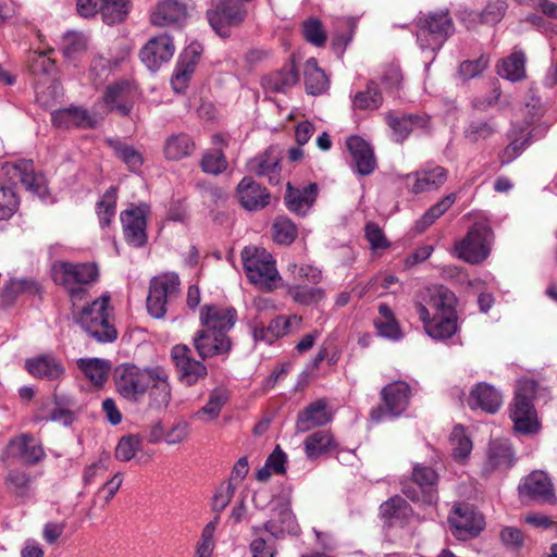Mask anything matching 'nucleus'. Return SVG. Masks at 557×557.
<instances>
[{"instance_id": "nucleus-1", "label": "nucleus", "mask_w": 557, "mask_h": 557, "mask_svg": "<svg viewBox=\"0 0 557 557\" xmlns=\"http://www.w3.org/2000/svg\"><path fill=\"white\" fill-rule=\"evenodd\" d=\"M2 170L5 177H0V221L9 220L18 209V183L44 202L51 199L47 178L42 173L34 171L32 160L22 159L15 163H7Z\"/></svg>"}, {"instance_id": "nucleus-2", "label": "nucleus", "mask_w": 557, "mask_h": 557, "mask_svg": "<svg viewBox=\"0 0 557 557\" xmlns=\"http://www.w3.org/2000/svg\"><path fill=\"white\" fill-rule=\"evenodd\" d=\"M412 25L418 46L432 52L440 51L456 33L453 15L447 8L420 11Z\"/></svg>"}, {"instance_id": "nucleus-3", "label": "nucleus", "mask_w": 557, "mask_h": 557, "mask_svg": "<svg viewBox=\"0 0 557 557\" xmlns=\"http://www.w3.org/2000/svg\"><path fill=\"white\" fill-rule=\"evenodd\" d=\"M159 366L139 367L123 362L114 367L112 381L115 393L132 404H138L148 393L153 379H160Z\"/></svg>"}, {"instance_id": "nucleus-4", "label": "nucleus", "mask_w": 557, "mask_h": 557, "mask_svg": "<svg viewBox=\"0 0 557 557\" xmlns=\"http://www.w3.org/2000/svg\"><path fill=\"white\" fill-rule=\"evenodd\" d=\"M110 300V294L104 293L73 312V321L100 344L113 343L117 338V331L109 321Z\"/></svg>"}, {"instance_id": "nucleus-5", "label": "nucleus", "mask_w": 557, "mask_h": 557, "mask_svg": "<svg viewBox=\"0 0 557 557\" xmlns=\"http://www.w3.org/2000/svg\"><path fill=\"white\" fill-rule=\"evenodd\" d=\"M110 300V294L104 293L73 312V321L100 344L113 343L117 338V331L109 321Z\"/></svg>"}, {"instance_id": "nucleus-6", "label": "nucleus", "mask_w": 557, "mask_h": 557, "mask_svg": "<svg viewBox=\"0 0 557 557\" xmlns=\"http://www.w3.org/2000/svg\"><path fill=\"white\" fill-rule=\"evenodd\" d=\"M430 302L434 313L425 330L426 334L436 341L451 338L458 331L457 296L453 290L441 285L431 296Z\"/></svg>"}, {"instance_id": "nucleus-7", "label": "nucleus", "mask_w": 557, "mask_h": 557, "mask_svg": "<svg viewBox=\"0 0 557 557\" xmlns=\"http://www.w3.org/2000/svg\"><path fill=\"white\" fill-rule=\"evenodd\" d=\"M537 388L539 382L533 379L518 381L509 417L513 422L515 430L521 434H536L541 429L534 406Z\"/></svg>"}, {"instance_id": "nucleus-8", "label": "nucleus", "mask_w": 557, "mask_h": 557, "mask_svg": "<svg viewBox=\"0 0 557 557\" xmlns=\"http://www.w3.org/2000/svg\"><path fill=\"white\" fill-rule=\"evenodd\" d=\"M411 396V386L405 381L386 384L380 391L381 404L371 408L369 419L377 424L385 418H399L408 409Z\"/></svg>"}, {"instance_id": "nucleus-9", "label": "nucleus", "mask_w": 557, "mask_h": 557, "mask_svg": "<svg viewBox=\"0 0 557 557\" xmlns=\"http://www.w3.org/2000/svg\"><path fill=\"white\" fill-rule=\"evenodd\" d=\"M242 0H213L206 13L209 25L223 39L231 37V29L239 27L247 17Z\"/></svg>"}, {"instance_id": "nucleus-10", "label": "nucleus", "mask_w": 557, "mask_h": 557, "mask_svg": "<svg viewBox=\"0 0 557 557\" xmlns=\"http://www.w3.org/2000/svg\"><path fill=\"white\" fill-rule=\"evenodd\" d=\"M493 231L490 225L481 222L474 223L466 236L455 245L459 259L470 263L479 264L490 255V242Z\"/></svg>"}, {"instance_id": "nucleus-11", "label": "nucleus", "mask_w": 557, "mask_h": 557, "mask_svg": "<svg viewBox=\"0 0 557 557\" xmlns=\"http://www.w3.org/2000/svg\"><path fill=\"white\" fill-rule=\"evenodd\" d=\"M99 268L95 262L55 261L51 265V278L62 287L92 285L99 281Z\"/></svg>"}, {"instance_id": "nucleus-12", "label": "nucleus", "mask_w": 557, "mask_h": 557, "mask_svg": "<svg viewBox=\"0 0 557 557\" xmlns=\"http://www.w3.org/2000/svg\"><path fill=\"white\" fill-rule=\"evenodd\" d=\"M272 517L263 523V528L275 539L286 535L296 536L300 533V527L290 508V490L286 494L273 497Z\"/></svg>"}, {"instance_id": "nucleus-13", "label": "nucleus", "mask_w": 557, "mask_h": 557, "mask_svg": "<svg viewBox=\"0 0 557 557\" xmlns=\"http://www.w3.org/2000/svg\"><path fill=\"white\" fill-rule=\"evenodd\" d=\"M129 9L131 0H76L81 17L92 18L100 14L103 23L110 26L124 22Z\"/></svg>"}, {"instance_id": "nucleus-14", "label": "nucleus", "mask_w": 557, "mask_h": 557, "mask_svg": "<svg viewBox=\"0 0 557 557\" xmlns=\"http://www.w3.org/2000/svg\"><path fill=\"white\" fill-rule=\"evenodd\" d=\"M248 250L243 251V265L248 280L253 284H259L268 290L275 287V283L281 278L276 268L275 261L271 259L265 250L259 251L258 249L250 256L247 255Z\"/></svg>"}, {"instance_id": "nucleus-15", "label": "nucleus", "mask_w": 557, "mask_h": 557, "mask_svg": "<svg viewBox=\"0 0 557 557\" xmlns=\"http://www.w3.org/2000/svg\"><path fill=\"white\" fill-rule=\"evenodd\" d=\"M193 346L201 360L221 358L228 359L233 350V339L226 333L199 329L193 336Z\"/></svg>"}, {"instance_id": "nucleus-16", "label": "nucleus", "mask_w": 557, "mask_h": 557, "mask_svg": "<svg viewBox=\"0 0 557 557\" xmlns=\"http://www.w3.org/2000/svg\"><path fill=\"white\" fill-rule=\"evenodd\" d=\"M149 206L140 203L123 210L120 220L126 244L135 248H143L148 243L147 216Z\"/></svg>"}, {"instance_id": "nucleus-17", "label": "nucleus", "mask_w": 557, "mask_h": 557, "mask_svg": "<svg viewBox=\"0 0 557 557\" xmlns=\"http://www.w3.org/2000/svg\"><path fill=\"white\" fill-rule=\"evenodd\" d=\"M171 360L176 369L178 380L187 386L195 385L208 375L205 360L191 356V349L186 344H176L171 348Z\"/></svg>"}, {"instance_id": "nucleus-18", "label": "nucleus", "mask_w": 557, "mask_h": 557, "mask_svg": "<svg viewBox=\"0 0 557 557\" xmlns=\"http://www.w3.org/2000/svg\"><path fill=\"white\" fill-rule=\"evenodd\" d=\"M519 498L523 504H555L556 496L549 476L543 471H532L518 485Z\"/></svg>"}, {"instance_id": "nucleus-19", "label": "nucleus", "mask_w": 557, "mask_h": 557, "mask_svg": "<svg viewBox=\"0 0 557 557\" xmlns=\"http://www.w3.org/2000/svg\"><path fill=\"white\" fill-rule=\"evenodd\" d=\"M180 280L177 275L152 277L146 299L148 313L154 319H162L166 313L168 298L176 294Z\"/></svg>"}, {"instance_id": "nucleus-20", "label": "nucleus", "mask_w": 557, "mask_h": 557, "mask_svg": "<svg viewBox=\"0 0 557 557\" xmlns=\"http://www.w3.org/2000/svg\"><path fill=\"white\" fill-rule=\"evenodd\" d=\"M203 47L198 41L190 42L178 55L171 76V86L176 94H184L188 88L191 75L200 61Z\"/></svg>"}, {"instance_id": "nucleus-21", "label": "nucleus", "mask_w": 557, "mask_h": 557, "mask_svg": "<svg viewBox=\"0 0 557 557\" xmlns=\"http://www.w3.org/2000/svg\"><path fill=\"white\" fill-rule=\"evenodd\" d=\"M136 86L128 79H120L109 84L102 95V102L109 112H116L126 117L134 108Z\"/></svg>"}, {"instance_id": "nucleus-22", "label": "nucleus", "mask_w": 557, "mask_h": 557, "mask_svg": "<svg viewBox=\"0 0 557 557\" xmlns=\"http://www.w3.org/2000/svg\"><path fill=\"white\" fill-rule=\"evenodd\" d=\"M237 320L238 313L233 306L205 304L199 309L200 329L228 334Z\"/></svg>"}, {"instance_id": "nucleus-23", "label": "nucleus", "mask_w": 557, "mask_h": 557, "mask_svg": "<svg viewBox=\"0 0 557 557\" xmlns=\"http://www.w3.org/2000/svg\"><path fill=\"white\" fill-rule=\"evenodd\" d=\"M175 51L173 38L168 34L151 38L139 51L141 62L152 72L169 62Z\"/></svg>"}, {"instance_id": "nucleus-24", "label": "nucleus", "mask_w": 557, "mask_h": 557, "mask_svg": "<svg viewBox=\"0 0 557 557\" xmlns=\"http://www.w3.org/2000/svg\"><path fill=\"white\" fill-rule=\"evenodd\" d=\"M236 198L247 211H260L271 201L270 191L251 176H244L236 187Z\"/></svg>"}, {"instance_id": "nucleus-25", "label": "nucleus", "mask_w": 557, "mask_h": 557, "mask_svg": "<svg viewBox=\"0 0 557 557\" xmlns=\"http://www.w3.org/2000/svg\"><path fill=\"white\" fill-rule=\"evenodd\" d=\"M467 404L471 410H478L495 414L503 406V394L499 389L486 382L474 384L467 398Z\"/></svg>"}, {"instance_id": "nucleus-26", "label": "nucleus", "mask_w": 557, "mask_h": 557, "mask_svg": "<svg viewBox=\"0 0 557 557\" xmlns=\"http://www.w3.org/2000/svg\"><path fill=\"white\" fill-rule=\"evenodd\" d=\"M7 454L13 459L21 460L25 466H35L46 457L42 446L36 443L30 433L11 438L7 445Z\"/></svg>"}, {"instance_id": "nucleus-27", "label": "nucleus", "mask_w": 557, "mask_h": 557, "mask_svg": "<svg viewBox=\"0 0 557 557\" xmlns=\"http://www.w3.org/2000/svg\"><path fill=\"white\" fill-rule=\"evenodd\" d=\"M51 124L58 129H94L96 127V121L88 110L74 104L52 111Z\"/></svg>"}, {"instance_id": "nucleus-28", "label": "nucleus", "mask_w": 557, "mask_h": 557, "mask_svg": "<svg viewBox=\"0 0 557 557\" xmlns=\"http://www.w3.org/2000/svg\"><path fill=\"white\" fill-rule=\"evenodd\" d=\"M346 147L355 164L354 171L361 176H368L377 168L372 146L359 135H350Z\"/></svg>"}, {"instance_id": "nucleus-29", "label": "nucleus", "mask_w": 557, "mask_h": 557, "mask_svg": "<svg viewBox=\"0 0 557 557\" xmlns=\"http://www.w3.org/2000/svg\"><path fill=\"white\" fill-rule=\"evenodd\" d=\"M456 513L457 518L450 520V529L453 535L460 541L476 537L485 527L483 517L468 505L457 507Z\"/></svg>"}, {"instance_id": "nucleus-30", "label": "nucleus", "mask_w": 557, "mask_h": 557, "mask_svg": "<svg viewBox=\"0 0 557 557\" xmlns=\"http://www.w3.org/2000/svg\"><path fill=\"white\" fill-rule=\"evenodd\" d=\"M274 152L275 150L269 147L262 153L249 159L246 164L249 174L267 177L272 186L280 184L282 172L281 159Z\"/></svg>"}, {"instance_id": "nucleus-31", "label": "nucleus", "mask_w": 557, "mask_h": 557, "mask_svg": "<svg viewBox=\"0 0 557 557\" xmlns=\"http://www.w3.org/2000/svg\"><path fill=\"white\" fill-rule=\"evenodd\" d=\"M507 9L508 4L505 0H488L482 11L476 12L466 9L459 11L457 16H461V21L467 28H472L476 24L494 26L503 20Z\"/></svg>"}, {"instance_id": "nucleus-32", "label": "nucleus", "mask_w": 557, "mask_h": 557, "mask_svg": "<svg viewBox=\"0 0 557 557\" xmlns=\"http://www.w3.org/2000/svg\"><path fill=\"white\" fill-rule=\"evenodd\" d=\"M25 369L34 377L57 381L64 376L65 367L53 354H42L25 361Z\"/></svg>"}, {"instance_id": "nucleus-33", "label": "nucleus", "mask_w": 557, "mask_h": 557, "mask_svg": "<svg viewBox=\"0 0 557 557\" xmlns=\"http://www.w3.org/2000/svg\"><path fill=\"white\" fill-rule=\"evenodd\" d=\"M331 421L332 413L327 410V401L325 398H320L298 412L296 430L299 433H305L313 428L324 426Z\"/></svg>"}, {"instance_id": "nucleus-34", "label": "nucleus", "mask_w": 557, "mask_h": 557, "mask_svg": "<svg viewBox=\"0 0 557 557\" xmlns=\"http://www.w3.org/2000/svg\"><path fill=\"white\" fill-rule=\"evenodd\" d=\"M318 184L309 183L304 188H296L290 182L286 185L284 202L286 208L300 216H305L318 197Z\"/></svg>"}, {"instance_id": "nucleus-35", "label": "nucleus", "mask_w": 557, "mask_h": 557, "mask_svg": "<svg viewBox=\"0 0 557 557\" xmlns=\"http://www.w3.org/2000/svg\"><path fill=\"white\" fill-rule=\"evenodd\" d=\"M187 17L186 3L181 0H162L151 14V23L158 26L182 25Z\"/></svg>"}, {"instance_id": "nucleus-36", "label": "nucleus", "mask_w": 557, "mask_h": 557, "mask_svg": "<svg viewBox=\"0 0 557 557\" xmlns=\"http://www.w3.org/2000/svg\"><path fill=\"white\" fill-rule=\"evenodd\" d=\"M299 82V72L295 58L288 61L276 72L270 73L262 78V85L272 92H286Z\"/></svg>"}, {"instance_id": "nucleus-37", "label": "nucleus", "mask_w": 557, "mask_h": 557, "mask_svg": "<svg viewBox=\"0 0 557 557\" xmlns=\"http://www.w3.org/2000/svg\"><path fill=\"white\" fill-rule=\"evenodd\" d=\"M412 481L422 493V503L426 505L436 504L437 495V472L429 466L416 465L412 471Z\"/></svg>"}, {"instance_id": "nucleus-38", "label": "nucleus", "mask_w": 557, "mask_h": 557, "mask_svg": "<svg viewBox=\"0 0 557 557\" xmlns=\"http://www.w3.org/2000/svg\"><path fill=\"white\" fill-rule=\"evenodd\" d=\"M414 177L411 193L418 195L438 189L447 181V170L441 165L432 169H421L407 175Z\"/></svg>"}, {"instance_id": "nucleus-39", "label": "nucleus", "mask_w": 557, "mask_h": 557, "mask_svg": "<svg viewBox=\"0 0 557 557\" xmlns=\"http://www.w3.org/2000/svg\"><path fill=\"white\" fill-rule=\"evenodd\" d=\"M379 510L381 519L387 525L405 523L413 512L408 502L399 495L392 496L382 503Z\"/></svg>"}, {"instance_id": "nucleus-40", "label": "nucleus", "mask_w": 557, "mask_h": 557, "mask_svg": "<svg viewBox=\"0 0 557 557\" xmlns=\"http://www.w3.org/2000/svg\"><path fill=\"white\" fill-rule=\"evenodd\" d=\"M195 149L196 144L187 133L171 134L163 145L164 158L169 161H180L188 158Z\"/></svg>"}, {"instance_id": "nucleus-41", "label": "nucleus", "mask_w": 557, "mask_h": 557, "mask_svg": "<svg viewBox=\"0 0 557 557\" xmlns=\"http://www.w3.org/2000/svg\"><path fill=\"white\" fill-rule=\"evenodd\" d=\"M304 445L309 460H317L337 448L333 434L327 430H319L311 433L306 437Z\"/></svg>"}, {"instance_id": "nucleus-42", "label": "nucleus", "mask_w": 557, "mask_h": 557, "mask_svg": "<svg viewBox=\"0 0 557 557\" xmlns=\"http://www.w3.org/2000/svg\"><path fill=\"white\" fill-rule=\"evenodd\" d=\"M159 370L160 379H153L147 394L149 396L148 408L161 411L166 409L171 403L172 388L165 369L159 366Z\"/></svg>"}, {"instance_id": "nucleus-43", "label": "nucleus", "mask_w": 557, "mask_h": 557, "mask_svg": "<svg viewBox=\"0 0 557 557\" xmlns=\"http://www.w3.org/2000/svg\"><path fill=\"white\" fill-rule=\"evenodd\" d=\"M111 362L101 358H79L77 368L92 383L94 386L101 388L108 381L111 370Z\"/></svg>"}, {"instance_id": "nucleus-44", "label": "nucleus", "mask_w": 557, "mask_h": 557, "mask_svg": "<svg viewBox=\"0 0 557 557\" xmlns=\"http://www.w3.org/2000/svg\"><path fill=\"white\" fill-rule=\"evenodd\" d=\"M106 144L133 173H138L144 164L143 154L133 146L119 138H107Z\"/></svg>"}, {"instance_id": "nucleus-45", "label": "nucleus", "mask_w": 557, "mask_h": 557, "mask_svg": "<svg viewBox=\"0 0 557 557\" xmlns=\"http://www.w3.org/2000/svg\"><path fill=\"white\" fill-rule=\"evenodd\" d=\"M304 83L306 92L312 96L321 95L329 88V78L314 58H309L305 63Z\"/></svg>"}, {"instance_id": "nucleus-46", "label": "nucleus", "mask_w": 557, "mask_h": 557, "mask_svg": "<svg viewBox=\"0 0 557 557\" xmlns=\"http://www.w3.org/2000/svg\"><path fill=\"white\" fill-rule=\"evenodd\" d=\"M289 327V319L284 315H277L270 321L268 326H256L252 335L256 342L261 341L272 344L277 338L286 335Z\"/></svg>"}, {"instance_id": "nucleus-47", "label": "nucleus", "mask_w": 557, "mask_h": 557, "mask_svg": "<svg viewBox=\"0 0 557 557\" xmlns=\"http://www.w3.org/2000/svg\"><path fill=\"white\" fill-rule=\"evenodd\" d=\"M515 463V451L506 442H492L487 451L486 466L490 470L500 467L510 468Z\"/></svg>"}, {"instance_id": "nucleus-48", "label": "nucleus", "mask_w": 557, "mask_h": 557, "mask_svg": "<svg viewBox=\"0 0 557 557\" xmlns=\"http://www.w3.org/2000/svg\"><path fill=\"white\" fill-rule=\"evenodd\" d=\"M51 52H53V50L30 52L27 57V70L29 74L47 77L57 75L58 67L55 61L49 57Z\"/></svg>"}, {"instance_id": "nucleus-49", "label": "nucleus", "mask_w": 557, "mask_h": 557, "mask_svg": "<svg viewBox=\"0 0 557 557\" xmlns=\"http://www.w3.org/2000/svg\"><path fill=\"white\" fill-rule=\"evenodd\" d=\"M382 103L383 96L374 81H369L366 89L357 91L352 98V106L357 110H376Z\"/></svg>"}, {"instance_id": "nucleus-50", "label": "nucleus", "mask_w": 557, "mask_h": 557, "mask_svg": "<svg viewBox=\"0 0 557 557\" xmlns=\"http://www.w3.org/2000/svg\"><path fill=\"white\" fill-rule=\"evenodd\" d=\"M498 74L510 81L519 82L525 76V54L523 51H513L508 58L503 60L498 67Z\"/></svg>"}, {"instance_id": "nucleus-51", "label": "nucleus", "mask_w": 557, "mask_h": 557, "mask_svg": "<svg viewBox=\"0 0 557 557\" xmlns=\"http://www.w3.org/2000/svg\"><path fill=\"white\" fill-rule=\"evenodd\" d=\"M230 399V392L225 386H218L213 388L209 395L207 404L200 408L195 416L198 419H202V416H208L209 420H215L220 416V412L224 405Z\"/></svg>"}, {"instance_id": "nucleus-52", "label": "nucleus", "mask_w": 557, "mask_h": 557, "mask_svg": "<svg viewBox=\"0 0 557 557\" xmlns=\"http://www.w3.org/2000/svg\"><path fill=\"white\" fill-rule=\"evenodd\" d=\"M3 296L15 299L21 294H29L41 297L42 285L34 278H11L3 287Z\"/></svg>"}, {"instance_id": "nucleus-53", "label": "nucleus", "mask_w": 557, "mask_h": 557, "mask_svg": "<svg viewBox=\"0 0 557 557\" xmlns=\"http://www.w3.org/2000/svg\"><path fill=\"white\" fill-rule=\"evenodd\" d=\"M273 240L276 244L289 246L298 236L296 224L286 215H278L272 225Z\"/></svg>"}, {"instance_id": "nucleus-54", "label": "nucleus", "mask_w": 557, "mask_h": 557, "mask_svg": "<svg viewBox=\"0 0 557 557\" xmlns=\"http://www.w3.org/2000/svg\"><path fill=\"white\" fill-rule=\"evenodd\" d=\"M117 188L110 186L103 194L102 199L96 203L99 224L102 228L111 224L115 215Z\"/></svg>"}, {"instance_id": "nucleus-55", "label": "nucleus", "mask_w": 557, "mask_h": 557, "mask_svg": "<svg viewBox=\"0 0 557 557\" xmlns=\"http://www.w3.org/2000/svg\"><path fill=\"white\" fill-rule=\"evenodd\" d=\"M496 132V124L494 119L480 120L473 119L465 127V137L470 143H478L481 139L490 138Z\"/></svg>"}, {"instance_id": "nucleus-56", "label": "nucleus", "mask_w": 557, "mask_h": 557, "mask_svg": "<svg viewBox=\"0 0 557 557\" xmlns=\"http://www.w3.org/2000/svg\"><path fill=\"white\" fill-rule=\"evenodd\" d=\"M202 172L219 175L226 171L228 162L222 148L206 151L199 163Z\"/></svg>"}, {"instance_id": "nucleus-57", "label": "nucleus", "mask_w": 557, "mask_h": 557, "mask_svg": "<svg viewBox=\"0 0 557 557\" xmlns=\"http://www.w3.org/2000/svg\"><path fill=\"white\" fill-rule=\"evenodd\" d=\"M453 445V457L456 460H465L472 451V441L466 433V428L461 424L454 426L450 434Z\"/></svg>"}, {"instance_id": "nucleus-58", "label": "nucleus", "mask_w": 557, "mask_h": 557, "mask_svg": "<svg viewBox=\"0 0 557 557\" xmlns=\"http://www.w3.org/2000/svg\"><path fill=\"white\" fill-rule=\"evenodd\" d=\"M53 400L55 407L51 409L48 414H45V409L40 408L39 413L36 417V420L59 422L64 426L71 425L75 420L74 412L70 409L61 407L63 405V401L59 395L53 394Z\"/></svg>"}, {"instance_id": "nucleus-59", "label": "nucleus", "mask_w": 557, "mask_h": 557, "mask_svg": "<svg viewBox=\"0 0 557 557\" xmlns=\"http://www.w3.org/2000/svg\"><path fill=\"white\" fill-rule=\"evenodd\" d=\"M143 440L137 434L121 437L115 448V458L120 461H129L141 448Z\"/></svg>"}, {"instance_id": "nucleus-60", "label": "nucleus", "mask_w": 557, "mask_h": 557, "mask_svg": "<svg viewBox=\"0 0 557 557\" xmlns=\"http://www.w3.org/2000/svg\"><path fill=\"white\" fill-rule=\"evenodd\" d=\"M30 476L25 471L10 470L5 476V484L18 498L28 496Z\"/></svg>"}, {"instance_id": "nucleus-61", "label": "nucleus", "mask_w": 557, "mask_h": 557, "mask_svg": "<svg viewBox=\"0 0 557 557\" xmlns=\"http://www.w3.org/2000/svg\"><path fill=\"white\" fill-rule=\"evenodd\" d=\"M302 33L305 39L315 47H322L326 41V33L319 18L309 17L306 20L302 23Z\"/></svg>"}, {"instance_id": "nucleus-62", "label": "nucleus", "mask_w": 557, "mask_h": 557, "mask_svg": "<svg viewBox=\"0 0 557 557\" xmlns=\"http://www.w3.org/2000/svg\"><path fill=\"white\" fill-rule=\"evenodd\" d=\"M386 123L393 131V138L396 143H403L412 132V122L407 114L397 116L388 113L386 115Z\"/></svg>"}, {"instance_id": "nucleus-63", "label": "nucleus", "mask_w": 557, "mask_h": 557, "mask_svg": "<svg viewBox=\"0 0 557 557\" xmlns=\"http://www.w3.org/2000/svg\"><path fill=\"white\" fill-rule=\"evenodd\" d=\"M532 140L533 137L531 132L522 140L512 138L510 144L507 145L498 156L500 165L504 166L511 163L521 154L523 149L532 143Z\"/></svg>"}, {"instance_id": "nucleus-64", "label": "nucleus", "mask_w": 557, "mask_h": 557, "mask_svg": "<svg viewBox=\"0 0 557 557\" xmlns=\"http://www.w3.org/2000/svg\"><path fill=\"white\" fill-rule=\"evenodd\" d=\"M289 294L293 296L296 302L301 305H312L319 302L324 297L322 288L313 286H295L289 289Z\"/></svg>"}]
</instances>
